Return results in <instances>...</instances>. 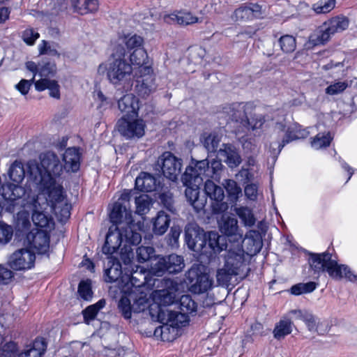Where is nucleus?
I'll use <instances>...</instances> for the list:
<instances>
[{
    "label": "nucleus",
    "mask_w": 357,
    "mask_h": 357,
    "mask_svg": "<svg viewBox=\"0 0 357 357\" xmlns=\"http://www.w3.org/2000/svg\"><path fill=\"white\" fill-rule=\"evenodd\" d=\"M46 343L43 338L37 337L26 344L18 352L17 346L13 342L5 344L1 351L0 357H41L46 350Z\"/></svg>",
    "instance_id": "0eeeda50"
},
{
    "label": "nucleus",
    "mask_w": 357,
    "mask_h": 357,
    "mask_svg": "<svg viewBox=\"0 0 357 357\" xmlns=\"http://www.w3.org/2000/svg\"><path fill=\"white\" fill-rule=\"evenodd\" d=\"M148 59V54L144 48H138L132 51L130 55V65L132 67L138 66L139 73H141L142 67L149 66L146 65V61Z\"/></svg>",
    "instance_id": "ea45409f"
},
{
    "label": "nucleus",
    "mask_w": 357,
    "mask_h": 357,
    "mask_svg": "<svg viewBox=\"0 0 357 357\" xmlns=\"http://www.w3.org/2000/svg\"><path fill=\"white\" fill-rule=\"evenodd\" d=\"M57 45L54 43H50L45 40L42 42L38 45V51L40 54H49L51 56H59L57 52Z\"/></svg>",
    "instance_id": "680f3d73"
},
{
    "label": "nucleus",
    "mask_w": 357,
    "mask_h": 357,
    "mask_svg": "<svg viewBox=\"0 0 357 357\" xmlns=\"http://www.w3.org/2000/svg\"><path fill=\"white\" fill-rule=\"evenodd\" d=\"M105 305V301L104 299L100 300L94 305L87 307L83 311V315L85 321L89 324L90 321L94 319L98 311L103 308Z\"/></svg>",
    "instance_id": "8fccbe9b"
},
{
    "label": "nucleus",
    "mask_w": 357,
    "mask_h": 357,
    "mask_svg": "<svg viewBox=\"0 0 357 357\" xmlns=\"http://www.w3.org/2000/svg\"><path fill=\"white\" fill-rule=\"evenodd\" d=\"M56 71V64L54 62H43L39 63L38 75L45 78L54 75Z\"/></svg>",
    "instance_id": "052dcab7"
},
{
    "label": "nucleus",
    "mask_w": 357,
    "mask_h": 357,
    "mask_svg": "<svg viewBox=\"0 0 357 357\" xmlns=\"http://www.w3.org/2000/svg\"><path fill=\"white\" fill-rule=\"evenodd\" d=\"M234 211L246 227H252L255 224L256 220L252 211L245 206L234 208Z\"/></svg>",
    "instance_id": "a18cd8bd"
},
{
    "label": "nucleus",
    "mask_w": 357,
    "mask_h": 357,
    "mask_svg": "<svg viewBox=\"0 0 357 357\" xmlns=\"http://www.w3.org/2000/svg\"><path fill=\"white\" fill-rule=\"evenodd\" d=\"M126 227L124 226L118 227L117 225H112L109 228V231L107 234L105 243L102 247V252L107 255H112L117 251L121 244L124 243L125 251L128 252L127 258H124L123 256L121 258L124 260L126 264L130 261L131 257H132V252L130 250V246L134 245L130 242L126 241Z\"/></svg>",
    "instance_id": "423d86ee"
},
{
    "label": "nucleus",
    "mask_w": 357,
    "mask_h": 357,
    "mask_svg": "<svg viewBox=\"0 0 357 357\" xmlns=\"http://www.w3.org/2000/svg\"><path fill=\"white\" fill-rule=\"evenodd\" d=\"M222 185L225 188L229 199L232 202H236L242 195V190L237 183L232 179H226L223 181Z\"/></svg>",
    "instance_id": "79ce46f5"
},
{
    "label": "nucleus",
    "mask_w": 357,
    "mask_h": 357,
    "mask_svg": "<svg viewBox=\"0 0 357 357\" xmlns=\"http://www.w3.org/2000/svg\"><path fill=\"white\" fill-rule=\"evenodd\" d=\"M162 289L155 290L152 293L153 301L159 306V310L173 304L176 298V292L179 291L181 284L172 279H163Z\"/></svg>",
    "instance_id": "9b49d317"
},
{
    "label": "nucleus",
    "mask_w": 357,
    "mask_h": 357,
    "mask_svg": "<svg viewBox=\"0 0 357 357\" xmlns=\"http://www.w3.org/2000/svg\"><path fill=\"white\" fill-rule=\"evenodd\" d=\"M310 264L315 273L326 271L333 279L340 280L345 278L351 282H357V275L354 274L347 266L338 264L329 252L311 255Z\"/></svg>",
    "instance_id": "20e7f679"
},
{
    "label": "nucleus",
    "mask_w": 357,
    "mask_h": 357,
    "mask_svg": "<svg viewBox=\"0 0 357 357\" xmlns=\"http://www.w3.org/2000/svg\"><path fill=\"white\" fill-rule=\"evenodd\" d=\"M335 0H319L312 5V10L317 14L330 13L335 6Z\"/></svg>",
    "instance_id": "3c124183"
},
{
    "label": "nucleus",
    "mask_w": 357,
    "mask_h": 357,
    "mask_svg": "<svg viewBox=\"0 0 357 357\" xmlns=\"http://www.w3.org/2000/svg\"><path fill=\"white\" fill-rule=\"evenodd\" d=\"M48 231L32 229L26 236V241L29 246L38 254L45 253L50 247V236Z\"/></svg>",
    "instance_id": "412c9836"
},
{
    "label": "nucleus",
    "mask_w": 357,
    "mask_h": 357,
    "mask_svg": "<svg viewBox=\"0 0 357 357\" xmlns=\"http://www.w3.org/2000/svg\"><path fill=\"white\" fill-rule=\"evenodd\" d=\"M35 88L38 91L48 89L50 91V96L59 98V86L55 80H50L46 78H41L35 82Z\"/></svg>",
    "instance_id": "4c0bfd02"
},
{
    "label": "nucleus",
    "mask_w": 357,
    "mask_h": 357,
    "mask_svg": "<svg viewBox=\"0 0 357 357\" xmlns=\"http://www.w3.org/2000/svg\"><path fill=\"white\" fill-rule=\"evenodd\" d=\"M236 244L243 243L245 247V255L252 256L258 253L261 248V241L259 231L256 230H250L246 234L244 239L241 241L236 242Z\"/></svg>",
    "instance_id": "cd10ccee"
},
{
    "label": "nucleus",
    "mask_w": 357,
    "mask_h": 357,
    "mask_svg": "<svg viewBox=\"0 0 357 357\" xmlns=\"http://www.w3.org/2000/svg\"><path fill=\"white\" fill-rule=\"evenodd\" d=\"M8 176L13 182L20 183L25 177L24 165L21 162L15 160L9 168Z\"/></svg>",
    "instance_id": "37998d69"
},
{
    "label": "nucleus",
    "mask_w": 357,
    "mask_h": 357,
    "mask_svg": "<svg viewBox=\"0 0 357 357\" xmlns=\"http://www.w3.org/2000/svg\"><path fill=\"white\" fill-rule=\"evenodd\" d=\"M122 269L120 262L114 257H108L106 268L105 270V280L107 282H117L121 289Z\"/></svg>",
    "instance_id": "a878e982"
},
{
    "label": "nucleus",
    "mask_w": 357,
    "mask_h": 357,
    "mask_svg": "<svg viewBox=\"0 0 357 357\" xmlns=\"http://www.w3.org/2000/svg\"><path fill=\"white\" fill-rule=\"evenodd\" d=\"M35 253L28 248H20L13 252L8 259V265L15 271H27L34 266Z\"/></svg>",
    "instance_id": "2eb2a0df"
},
{
    "label": "nucleus",
    "mask_w": 357,
    "mask_h": 357,
    "mask_svg": "<svg viewBox=\"0 0 357 357\" xmlns=\"http://www.w3.org/2000/svg\"><path fill=\"white\" fill-rule=\"evenodd\" d=\"M164 20L169 24L177 23L181 25H188L197 22L198 19L190 13L179 12L165 15Z\"/></svg>",
    "instance_id": "c9c22d12"
},
{
    "label": "nucleus",
    "mask_w": 357,
    "mask_h": 357,
    "mask_svg": "<svg viewBox=\"0 0 357 357\" xmlns=\"http://www.w3.org/2000/svg\"><path fill=\"white\" fill-rule=\"evenodd\" d=\"M117 126L121 135L127 139L140 138L145 133L146 125L141 119L122 117L119 120Z\"/></svg>",
    "instance_id": "a211bd4d"
},
{
    "label": "nucleus",
    "mask_w": 357,
    "mask_h": 357,
    "mask_svg": "<svg viewBox=\"0 0 357 357\" xmlns=\"http://www.w3.org/2000/svg\"><path fill=\"white\" fill-rule=\"evenodd\" d=\"M158 164L161 167L164 176L171 181H176L181 173V160L171 152H165L158 159Z\"/></svg>",
    "instance_id": "6ab92c4d"
},
{
    "label": "nucleus",
    "mask_w": 357,
    "mask_h": 357,
    "mask_svg": "<svg viewBox=\"0 0 357 357\" xmlns=\"http://www.w3.org/2000/svg\"><path fill=\"white\" fill-rule=\"evenodd\" d=\"M185 277L188 283L199 292H204L211 287V282L205 274H199L198 268H191L186 273Z\"/></svg>",
    "instance_id": "393cba45"
},
{
    "label": "nucleus",
    "mask_w": 357,
    "mask_h": 357,
    "mask_svg": "<svg viewBox=\"0 0 357 357\" xmlns=\"http://www.w3.org/2000/svg\"><path fill=\"white\" fill-rule=\"evenodd\" d=\"M136 212L143 215L149 211L151 200L147 195L143 194L135 198Z\"/></svg>",
    "instance_id": "5fc2aeb1"
},
{
    "label": "nucleus",
    "mask_w": 357,
    "mask_h": 357,
    "mask_svg": "<svg viewBox=\"0 0 357 357\" xmlns=\"http://www.w3.org/2000/svg\"><path fill=\"white\" fill-rule=\"evenodd\" d=\"M208 160L197 161L194 166H189L186 168L182 176V181L183 183L200 186L204 178H206V180L210 178L208 177Z\"/></svg>",
    "instance_id": "f3484780"
},
{
    "label": "nucleus",
    "mask_w": 357,
    "mask_h": 357,
    "mask_svg": "<svg viewBox=\"0 0 357 357\" xmlns=\"http://www.w3.org/2000/svg\"><path fill=\"white\" fill-rule=\"evenodd\" d=\"M16 225L17 229L21 231L29 229L31 226V221L29 212L25 210H22L17 213Z\"/></svg>",
    "instance_id": "4d7b16f0"
},
{
    "label": "nucleus",
    "mask_w": 357,
    "mask_h": 357,
    "mask_svg": "<svg viewBox=\"0 0 357 357\" xmlns=\"http://www.w3.org/2000/svg\"><path fill=\"white\" fill-rule=\"evenodd\" d=\"M204 190L207 196L216 202H222L225 194L223 189L214 183L211 180L207 179L204 185Z\"/></svg>",
    "instance_id": "a19ab883"
},
{
    "label": "nucleus",
    "mask_w": 357,
    "mask_h": 357,
    "mask_svg": "<svg viewBox=\"0 0 357 357\" xmlns=\"http://www.w3.org/2000/svg\"><path fill=\"white\" fill-rule=\"evenodd\" d=\"M275 129L279 131L278 135L282 139V141L275 140L277 138L275 134L271 137L273 142H271L269 149L271 153L274 156L280 153L286 144L296 139L305 138L309 135V132L305 130H293L289 129L285 131L284 126L282 123L277 124Z\"/></svg>",
    "instance_id": "f8f14e48"
},
{
    "label": "nucleus",
    "mask_w": 357,
    "mask_h": 357,
    "mask_svg": "<svg viewBox=\"0 0 357 357\" xmlns=\"http://www.w3.org/2000/svg\"><path fill=\"white\" fill-rule=\"evenodd\" d=\"M292 328L293 322L285 315L275 324L273 331V336L277 340L283 339L292 332Z\"/></svg>",
    "instance_id": "e433bc0d"
},
{
    "label": "nucleus",
    "mask_w": 357,
    "mask_h": 357,
    "mask_svg": "<svg viewBox=\"0 0 357 357\" xmlns=\"http://www.w3.org/2000/svg\"><path fill=\"white\" fill-rule=\"evenodd\" d=\"M0 192L5 200L14 202L23 197L26 194V190L18 183H8L1 186Z\"/></svg>",
    "instance_id": "2f4dec72"
},
{
    "label": "nucleus",
    "mask_w": 357,
    "mask_h": 357,
    "mask_svg": "<svg viewBox=\"0 0 357 357\" xmlns=\"http://www.w3.org/2000/svg\"><path fill=\"white\" fill-rule=\"evenodd\" d=\"M123 296L119 302V309L125 319L131 318L132 313H139L146 309L149 298L144 290L137 291L136 293L128 292Z\"/></svg>",
    "instance_id": "6e6552de"
},
{
    "label": "nucleus",
    "mask_w": 357,
    "mask_h": 357,
    "mask_svg": "<svg viewBox=\"0 0 357 357\" xmlns=\"http://www.w3.org/2000/svg\"><path fill=\"white\" fill-rule=\"evenodd\" d=\"M185 238L188 248L195 252H199L206 243L204 237L192 226L185 227Z\"/></svg>",
    "instance_id": "7c9ffc66"
},
{
    "label": "nucleus",
    "mask_w": 357,
    "mask_h": 357,
    "mask_svg": "<svg viewBox=\"0 0 357 357\" xmlns=\"http://www.w3.org/2000/svg\"><path fill=\"white\" fill-rule=\"evenodd\" d=\"M249 108L248 105L243 103H233L232 105L224 107L222 114L227 120L240 122L245 126L246 121L248 120L247 110Z\"/></svg>",
    "instance_id": "4be33fe9"
},
{
    "label": "nucleus",
    "mask_w": 357,
    "mask_h": 357,
    "mask_svg": "<svg viewBox=\"0 0 357 357\" xmlns=\"http://www.w3.org/2000/svg\"><path fill=\"white\" fill-rule=\"evenodd\" d=\"M333 137L329 132L319 133L311 142V146L312 148L315 149H319L324 147H327L330 145V143Z\"/></svg>",
    "instance_id": "603ef678"
},
{
    "label": "nucleus",
    "mask_w": 357,
    "mask_h": 357,
    "mask_svg": "<svg viewBox=\"0 0 357 357\" xmlns=\"http://www.w3.org/2000/svg\"><path fill=\"white\" fill-rule=\"evenodd\" d=\"M224 255L225 265L230 268L231 273H237L240 276H245V269L247 268L245 263V251L241 244L231 243L228 246Z\"/></svg>",
    "instance_id": "9d476101"
},
{
    "label": "nucleus",
    "mask_w": 357,
    "mask_h": 357,
    "mask_svg": "<svg viewBox=\"0 0 357 357\" xmlns=\"http://www.w3.org/2000/svg\"><path fill=\"white\" fill-rule=\"evenodd\" d=\"M170 218L164 211H159L156 216L152 219V231L158 236L163 235L169 228Z\"/></svg>",
    "instance_id": "72a5a7b5"
},
{
    "label": "nucleus",
    "mask_w": 357,
    "mask_h": 357,
    "mask_svg": "<svg viewBox=\"0 0 357 357\" xmlns=\"http://www.w3.org/2000/svg\"><path fill=\"white\" fill-rule=\"evenodd\" d=\"M50 195L46 192L40 191L31 204L32 222L35 226L43 229V231H50L54 227L50 212L54 213L61 222L68 219L70 215V205L65 195H62L61 199H57L54 195Z\"/></svg>",
    "instance_id": "f03ea898"
},
{
    "label": "nucleus",
    "mask_w": 357,
    "mask_h": 357,
    "mask_svg": "<svg viewBox=\"0 0 357 357\" xmlns=\"http://www.w3.org/2000/svg\"><path fill=\"white\" fill-rule=\"evenodd\" d=\"M126 50L121 44L114 47L112 57L98 66V73H107L110 84L118 89L128 91L132 86V67L125 59Z\"/></svg>",
    "instance_id": "7ed1b4c3"
},
{
    "label": "nucleus",
    "mask_w": 357,
    "mask_h": 357,
    "mask_svg": "<svg viewBox=\"0 0 357 357\" xmlns=\"http://www.w3.org/2000/svg\"><path fill=\"white\" fill-rule=\"evenodd\" d=\"M349 25V19L343 15H338L332 17L324 22L317 34V42L318 43H325L335 33H340L346 30Z\"/></svg>",
    "instance_id": "ddd939ff"
},
{
    "label": "nucleus",
    "mask_w": 357,
    "mask_h": 357,
    "mask_svg": "<svg viewBox=\"0 0 357 357\" xmlns=\"http://www.w3.org/2000/svg\"><path fill=\"white\" fill-rule=\"evenodd\" d=\"M304 322L305 323L308 330L310 331H317L319 334H324L328 331L327 329L321 330L319 328L321 324L319 323H317L315 318L310 312H309L307 317H305Z\"/></svg>",
    "instance_id": "774afa93"
},
{
    "label": "nucleus",
    "mask_w": 357,
    "mask_h": 357,
    "mask_svg": "<svg viewBox=\"0 0 357 357\" xmlns=\"http://www.w3.org/2000/svg\"><path fill=\"white\" fill-rule=\"evenodd\" d=\"M178 312L169 310H160L158 312V319L163 325L157 327L154 331L155 337H160L163 341H172L176 335V328L174 326H179L178 323L181 322Z\"/></svg>",
    "instance_id": "1a4fd4ad"
},
{
    "label": "nucleus",
    "mask_w": 357,
    "mask_h": 357,
    "mask_svg": "<svg viewBox=\"0 0 357 357\" xmlns=\"http://www.w3.org/2000/svg\"><path fill=\"white\" fill-rule=\"evenodd\" d=\"M118 107L120 111L124 114L123 117L134 118L138 116L139 100L132 93L126 94L119 99Z\"/></svg>",
    "instance_id": "5701e85b"
},
{
    "label": "nucleus",
    "mask_w": 357,
    "mask_h": 357,
    "mask_svg": "<svg viewBox=\"0 0 357 357\" xmlns=\"http://www.w3.org/2000/svg\"><path fill=\"white\" fill-rule=\"evenodd\" d=\"M221 141V136L215 133L208 135L204 142L205 148L210 152H214Z\"/></svg>",
    "instance_id": "13d9d810"
},
{
    "label": "nucleus",
    "mask_w": 357,
    "mask_h": 357,
    "mask_svg": "<svg viewBox=\"0 0 357 357\" xmlns=\"http://www.w3.org/2000/svg\"><path fill=\"white\" fill-rule=\"evenodd\" d=\"M13 235V227L3 222H0V243H8L12 239Z\"/></svg>",
    "instance_id": "bf43d9fd"
},
{
    "label": "nucleus",
    "mask_w": 357,
    "mask_h": 357,
    "mask_svg": "<svg viewBox=\"0 0 357 357\" xmlns=\"http://www.w3.org/2000/svg\"><path fill=\"white\" fill-rule=\"evenodd\" d=\"M208 243L214 253L220 252L229 246L226 244L225 238L220 236L216 231L208 233Z\"/></svg>",
    "instance_id": "58836bf2"
},
{
    "label": "nucleus",
    "mask_w": 357,
    "mask_h": 357,
    "mask_svg": "<svg viewBox=\"0 0 357 357\" xmlns=\"http://www.w3.org/2000/svg\"><path fill=\"white\" fill-rule=\"evenodd\" d=\"M231 17L235 22L251 20L252 19V12L248 7H241L234 11Z\"/></svg>",
    "instance_id": "338daca9"
},
{
    "label": "nucleus",
    "mask_w": 357,
    "mask_h": 357,
    "mask_svg": "<svg viewBox=\"0 0 357 357\" xmlns=\"http://www.w3.org/2000/svg\"><path fill=\"white\" fill-rule=\"evenodd\" d=\"M121 40L128 51H133L138 48H144V39L139 36H127Z\"/></svg>",
    "instance_id": "09e8293b"
},
{
    "label": "nucleus",
    "mask_w": 357,
    "mask_h": 357,
    "mask_svg": "<svg viewBox=\"0 0 357 357\" xmlns=\"http://www.w3.org/2000/svg\"><path fill=\"white\" fill-rule=\"evenodd\" d=\"M156 186V179L149 173L142 172L135 179V187L141 191L152 192Z\"/></svg>",
    "instance_id": "f704fd0d"
},
{
    "label": "nucleus",
    "mask_w": 357,
    "mask_h": 357,
    "mask_svg": "<svg viewBox=\"0 0 357 357\" xmlns=\"http://www.w3.org/2000/svg\"><path fill=\"white\" fill-rule=\"evenodd\" d=\"M222 167L223 165L220 160L213 159L210 162H208V177L215 179L219 178Z\"/></svg>",
    "instance_id": "0e129e2a"
},
{
    "label": "nucleus",
    "mask_w": 357,
    "mask_h": 357,
    "mask_svg": "<svg viewBox=\"0 0 357 357\" xmlns=\"http://www.w3.org/2000/svg\"><path fill=\"white\" fill-rule=\"evenodd\" d=\"M136 253L137 261L143 263L154 257L155 250L151 246H140L137 249Z\"/></svg>",
    "instance_id": "6e6d98bb"
},
{
    "label": "nucleus",
    "mask_w": 357,
    "mask_h": 357,
    "mask_svg": "<svg viewBox=\"0 0 357 357\" xmlns=\"http://www.w3.org/2000/svg\"><path fill=\"white\" fill-rule=\"evenodd\" d=\"M317 284L314 282L299 283L292 286L291 288V293L296 296L302 294L311 293L317 288Z\"/></svg>",
    "instance_id": "864d4df0"
},
{
    "label": "nucleus",
    "mask_w": 357,
    "mask_h": 357,
    "mask_svg": "<svg viewBox=\"0 0 357 357\" xmlns=\"http://www.w3.org/2000/svg\"><path fill=\"white\" fill-rule=\"evenodd\" d=\"M109 218L114 223L113 225L126 227L125 229L126 241L133 244L140 243L142 236L137 231L142 230L144 222L139 220L135 223L132 220V212L127 208V205L120 202H116L109 214Z\"/></svg>",
    "instance_id": "39448f33"
},
{
    "label": "nucleus",
    "mask_w": 357,
    "mask_h": 357,
    "mask_svg": "<svg viewBox=\"0 0 357 357\" xmlns=\"http://www.w3.org/2000/svg\"><path fill=\"white\" fill-rule=\"evenodd\" d=\"M348 86V83L345 81H339L329 85L326 89V93L330 96L337 95L342 93Z\"/></svg>",
    "instance_id": "69168bd1"
},
{
    "label": "nucleus",
    "mask_w": 357,
    "mask_h": 357,
    "mask_svg": "<svg viewBox=\"0 0 357 357\" xmlns=\"http://www.w3.org/2000/svg\"><path fill=\"white\" fill-rule=\"evenodd\" d=\"M186 186L185 197L194 209L199 212L202 210L206 203L205 197H199V187L193 184L183 183Z\"/></svg>",
    "instance_id": "c85d7f7f"
},
{
    "label": "nucleus",
    "mask_w": 357,
    "mask_h": 357,
    "mask_svg": "<svg viewBox=\"0 0 357 357\" xmlns=\"http://www.w3.org/2000/svg\"><path fill=\"white\" fill-rule=\"evenodd\" d=\"M156 90L155 79L151 66L142 67L141 73L136 75L135 91L137 93L146 98Z\"/></svg>",
    "instance_id": "dca6fc26"
},
{
    "label": "nucleus",
    "mask_w": 357,
    "mask_h": 357,
    "mask_svg": "<svg viewBox=\"0 0 357 357\" xmlns=\"http://www.w3.org/2000/svg\"><path fill=\"white\" fill-rule=\"evenodd\" d=\"M153 265L152 271L158 275H162L165 271L169 273L181 272L185 267L184 259L181 256L170 255L167 257H158Z\"/></svg>",
    "instance_id": "4468645a"
},
{
    "label": "nucleus",
    "mask_w": 357,
    "mask_h": 357,
    "mask_svg": "<svg viewBox=\"0 0 357 357\" xmlns=\"http://www.w3.org/2000/svg\"><path fill=\"white\" fill-rule=\"evenodd\" d=\"M78 293L83 299L91 300L93 294L91 281H81L78 287Z\"/></svg>",
    "instance_id": "e2e57ef3"
},
{
    "label": "nucleus",
    "mask_w": 357,
    "mask_h": 357,
    "mask_svg": "<svg viewBox=\"0 0 357 357\" xmlns=\"http://www.w3.org/2000/svg\"><path fill=\"white\" fill-rule=\"evenodd\" d=\"M39 159V163L36 160H29L26 164L30 180L38 185L42 192L54 195L58 199L62 198L63 188L56 181L63 172L59 156L52 151H46L40 155Z\"/></svg>",
    "instance_id": "f257e3e1"
},
{
    "label": "nucleus",
    "mask_w": 357,
    "mask_h": 357,
    "mask_svg": "<svg viewBox=\"0 0 357 357\" xmlns=\"http://www.w3.org/2000/svg\"><path fill=\"white\" fill-rule=\"evenodd\" d=\"M239 275L237 273H231L230 268H227L224 264V266L219 268L216 273V280L219 285L225 286L228 285L232 277Z\"/></svg>",
    "instance_id": "de8ad7c7"
},
{
    "label": "nucleus",
    "mask_w": 357,
    "mask_h": 357,
    "mask_svg": "<svg viewBox=\"0 0 357 357\" xmlns=\"http://www.w3.org/2000/svg\"><path fill=\"white\" fill-rule=\"evenodd\" d=\"M73 10L80 15L96 12L98 8V0H70Z\"/></svg>",
    "instance_id": "473e14b6"
},
{
    "label": "nucleus",
    "mask_w": 357,
    "mask_h": 357,
    "mask_svg": "<svg viewBox=\"0 0 357 357\" xmlns=\"http://www.w3.org/2000/svg\"><path fill=\"white\" fill-rule=\"evenodd\" d=\"M278 45L280 50L285 54L293 52L296 48V38L289 34L282 36L278 39Z\"/></svg>",
    "instance_id": "49530a36"
},
{
    "label": "nucleus",
    "mask_w": 357,
    "mask_h": 357,
    "mask_svg": "<svg viewBox=\"0 0 357 357\" xmlns=\"http://www.w3.org/2000/svg\"><path fill=\"white\" fill-rule=\"evenodd\" d=\"M179 308L181 311L179 314H182L184 318V314H192L197 311V304L190 295H183L179 300Z\"/></svg>",
    "instance_id": "c03bdc74"
},
{
    "label": "nucleus",
    "mask_w": 357,
    "mask_h": 357,
    "mask_svg": "<svg viewBox=\"0 0 357 357\" xmlns=\"http://www.w3.org/2000/svg\"><path fill=\"white\" fill-rule=\"evenodd\" d=\"M146 272L142 269L132 273L131 275L125 273L121 277V291L124 294L128 292L136 293L137 291L144 290L146 284Z\"/></svg>",
    "instance_id": "aec40b11"
},
{
    "label": "nucleus",
    "mask_w": 357,
    "mask_h": 357,
    "mask_svg": "<svg viewBox=\"0 0 357 357\" xmlns=\"http://www.w3.org/2000/svg\"><path fill=\"white\" fill-rule=\"evenodd\" d=\"M63 170L66 172H76L80 166V153L75 147L68 148L63 155Z\"/></svg>",
    "instance_id": "c756f323"
},
{
    "label": "nucleus",
    "mask_w": 357,
    "mask_h": 357,
    "mask_svg": "<svg viewBox=\"0 0 357 357\" xmlns=\"http://www.w3.org/2000/svg\"><path fill=\"white\" fill-rule=\"evenodd\" d=\"M220 228L222 233L231 237L234 241H241L243 233L238 229V220L236 218L223 216L220 223Z\"/></svg>",
    "instance_id": "bb28decb"
},
{
    "label": "nucleus",
    "mask_w": 357,
    "mask_h": 357,
    "mask_svg": "<svg viewBox=\"0 0 357 357\" xmlns=\"http://www.w3.org/2000/svg\"><path fill=\"white\" fill-rule=\"evenodd\" d=\"M218 155L229 168H235L241 163V157L237 149L231 144H223Z\"/></svg>",
    "instance_id": "b1692460"
}]
</instances>
